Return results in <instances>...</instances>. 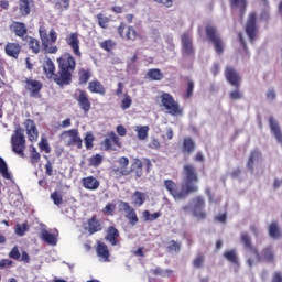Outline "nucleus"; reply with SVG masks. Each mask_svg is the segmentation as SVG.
<instances>
[{
    "mask_svg": "<svg viewBox=\"0 0 282 282\" xmlns=\"http://www.w3.org/2000/svg\"><path fill=\"white\" fill-rule=\"evenodd\" d=\"M58 77L55 78L56 85L63 87L72 84V77L76 72V57L72 53H64L57 58Z\"/></svg>",
    "mask_w": 282,
    "mask_h": 282,
    "instance_id": "f257e3e1",
    "label": "nucleus"
},
{
    "mask_svg": "<svg viewBox=\"0 0 282 282\" xmlns=\"http://www.w3.org/2000/svg\"><path fill=\"white\" fill-rule=\"evenodd\" d=\"M184 180L181 184V188L177 193V199H186L192 193H197L199 186V177L197 176V170L195 166L187 164L183 167Z\"/></svg>",
    "mask_w": 282,
    "mask_h": 282,
    "instance_id": "f03ea898",
    "label": "nucleus"
},
{
    "mask_svg": "<svg viewBox=\"0 0 282 282\" xmlns=\"http://www.w3.org/2000/svg\"><path fill=\"white\" fill-rule=\"evenodd\" d=\"M144 166L145 172L151 173V169H153V163H151V159L140 160L139 158H134L130 167H127L128 177H133V180H140L144 175Z\"/></svg>",
    "mask_w": 282,
    "mask_h": 282,
    "instance_id": "7ed1b4c3",
    "label": "nucleus"
},
{
    "mask_svg": "<svg viewBox=\"0 0 282 282\" xmlns=\"http://www.w3.org/2000/svg\"><path fill=\"white\" fill-rule=\"evenodd\" d=\"M39 35L45 54H56L58 52V46L52 45V43L58 41V34L54 29H51L47 33L45 26H40Z\"/></svg>",
    "mask_w": 282,
    "mask_h": 282,
    "instance_id": "20e7f679",
    "label": "nucleus"
},
{
    "mask_svg": "<svg viewBox=\"0 0 282 282\" xmlns=\"http://www.w3.org/2000/svg\"><path fill=\"white\" fill-rule=\"evenodd\" d=\"M206 199L204 196H195L192 198V204L185 205L182 207V210L184 213H188V210H192V215L196 217V219H199L200 221H204L206 217H208V213H206Z\"/></svg>",
    "mask_w": 282,
    "mask_h": 282,
    "instance_id": "39448f33",
    "label": "nucleus"
},
{
    "mask_svg": "<svg viewBox=\"0 0 282 282\" xmlns=\"http://www.w3.org/2000/svg\"><path fill=\"white\" fill-rule=\"evenodd\" d=\"M205 33L207 36V41L214 45V50L218 56H221L224 54V40L221 39V35L219 34V31H217V28L214 25H207L205 28Z\"/></svg>",
    "mask_w": 282,
    "mask_h": 282,
    "instance_id": "423d86ee",
    "label": "nucleus"
},
{
    "mask_svg": "<svg viewBox=\"0 0 282 282\" xmlns=\"http://www.w3.org/2000/svg\"><path fill=\"white\" fill-rule=\"evenodd\" d=\"M11 147L13 153L20 158H25V134H23V129L20 127L14 130L11 137Z\"/></svg>",
    "mask_w": 282,
    "mask_h": 282,
    "instance_id": "0eeeda50",
    "label": "nucleus"
},
{
    "mask_svg": "<svg viewBox=\"0 0 282 282\" xmlns=\"http://www.w3.org/2000/svg\"><path fill=\"white\" fill-rule=\"evenodd\" d=\"M253 254L258 263H269L271 265L276 263V251L272 245H267L263 247L261 252H259V249H257V253Z\"/></svg>",
    "mask_w": 282,
    "mask_h": 282,
    "instance_id": "6e6552de",
    "label": "nucleus"
},
{
    "mask_svg": "<svg viewBox=\"0 0 282 282\" xmlns=\"http://www.w3.org/2000/svg\"><path fill=\"white\" fill-rule=\"evenodd\" d=\"M22 85L25 91H29L31 98H41L43 82L34 79L32 77H25L22 82Z\"/></svg>",
    "mask_w": 282,
    "mask_h": 282,
    "instance_id": "1a4fd4ad",
    "label": "nucleus"
},
{
    "mask_svg": "<svg viewBox=\"0 0 282 282\" xmlns=\"http://www.w3.org/2000/svg\"><path fill=\"white\" fill-rule=\"evenodd\" d=\"M74 99L76 100L79 109L84 113H89L91 111V100L89 99V94L85 91L84 89H76L74 93Z\"/></svg>",
    "mask_w": 282,
    "mask_h": 282,
    "instance_id": "9d476101",
    "label": "nucleus"
},
{
    "mask_svg": "<svg viewBox=\"0 0 282 282\" xmlns=\"http://www.w3.org/2000/svg\"><path fill=\"white\" fill-rule=\"evenodd\" d=\"M181 54L185 58H195V46H193L191 33H184L181 36Z\"/></svg>",
    "mask_w": 282,
    "mask_h": 282,
    "instance_id": "9b49d317",
    "label": "nucleus"
},
{
    "mask_svg": "<svg viewBox=\"0 0 282 282\" xmlns=\"http://www.w3.org/2000/svg\"><path fill=\"white\" fill-rule=\"evenodd\" d=\"M245 32L250 41V43H254L257 41V34H259V26H257V13L251 12L248 17Z\"/></svg>",
    "mask_w": 282,
    "mask_h": 282,
    "instance_id": "f8f14e48",
    "label": "nucleus"
},
{
    "mask_svg": "<svg viewBox=\"0 0 282 282\" xmlns=\"http://www.w3.org/2000/svg\"><path fill=\"white\" fill-rule=\"evenodd\" d=\"M118 34L121 39H126V41H138L141 39L140 33L133 26H127L124 22H121L118 26Z\"/></svg>",
    "mask_w": 282,
    "mask_h": 282,
    "instance_id": "ddd939ff",
    "label": "nucleus"
},
{
    "mask_svg": "<svg viewBox=\"0 0 282 282\" xmlns=\"http://www.w3.org/2000/svg\"><path fill=\"white\" fill-rule=\"evenodd\" d=\"M224 75L226 80L229 83V85L236 88L241 87V75H239V72H237L235 67L226 66L224 70Z\"/></svg>",
    "mask_w": 282,
    "mask_h": 282,
    "instance_id": "4468645a",
    "label": "nucleus"
},
{
    "mask_svg": "<svg viewBox=\"0 0 282 282\" xmlns=\"http://www.w3.org/2000/svg\"><path fill=\"white\" fill-rule=\"evenodd\" d=\"M62 135L68 138L66 147H77V149H83V139L80 138L78 129L64 131Z\"/></svg>",
    "mask_w": 282,
    "mask_h": 282,
    "instance_id": "2eb2a0df",
    "label": "nucleus"
},
{
    "mask_svg": "<svg viewBox=\"0 0 282 282\" xmlns=\"http://www.w3.org/2000/svg\"><path fill=\"white\" fill-rule=\"evenodd\" d=\"M66 43L70 46L73 54L77 58H83V52H80V39L78 37V33L74 32L66 36Z\"/></svg>",
    "mask_w": 282,
    "mask_h": 282,
    "instance_id": "dca6fc26",
    "label": "nucleus"
},
{
    "mask_svg": "<svg viewBox=\"0 0 282 282\" xmlns=\"http://www.w3.org/2000/svg\"><path fill=\"white\" fill-rule=\"evenodd\" d=\"M43 74L48 80H54L56 83V78H58V73L56 74V65L52 61V58L46 57L43 65Z\"/></svg>",
    "mask_w": 282,
    "mask_h": 282,
    "instance_id": "f3484780",
    "label": "nucleus"
},
{
    "mask_svg": "<svg viewBox=\"0 0 282 282\" xmlns=\"http://www.w3.org/2000/svg\"><path fill=\"white\" fill-rule=\"evenodd\" d=\"M119 167L112 169V175L116 180H121V177H129L127 167L129 166V158L121 156L118 160Z\"/></svg>",
    "mask_w": 282,
    "mask_h": 282,
    "instance_id": "a211bd4d",
    "label": "nucleus"
},
{
    "mask_svg": "<svg viewBox=\"0 0 282 282\" xmlns=\"http://www.w3.org/2000/svg\"><path fill=\"white\" fill-rule=\"evenodd\" d=\"M161 104L162 107L171 113V116H177V104H175V99L166 93L161 96Z\"/></svg>",
    "mask_w": 282,
    "mask_h": 282,
    "instance_id": "6ab92c4d",
    "label": "nucleus"
},
{
    "mask_svg": "<svg viewBox=\"0 0 282 282\" xmlns=\"http://www.w3.org/2000/svg\"><path fill=\"white\" fill-rule=\"evenodd\" d=\"M120 207L123 208L126 213V218L128 219L129 224L131 226H135L140 219L138 218V214L135 213V209L129 205L128 202L120 200Z\"/></svg>",
    "mask_w": 282,
    "mask_h": 282,
    "instance_id": "aec40b11",
    "label": "nucleus"
},
{
    "mask_svg": "<svg viewBox=\"0 0 282 282\" xmlns=\"http://www.w3.org/2000/svg\"><path fill=\"white\" fill-rule=\"evenodd\" d=\"M9 30L18 36V39H25L28 36V25L25 22L13 21Z\"/></svg>",
    "mask_w": 282,
    "mask_h": 282,
    "instance_id": "412c9836",
    "label": "nucleus"
},
{
    "mask_svg": "<svg viewBox=\"0 0 282 282\" xmlns=\"http://www.w3.org/2000/svg\"><path fill=\"white\" fill-rule=\"evenodd\" d=\"M24 127L30 142H36V140H39V129L36 128L34 120L26 119L24 121Z\"/></svg>",
    "mask_w": 282,
    "mask_h": 282,
    "instance_id": "4be33fe9",
    "label": "nucleus"
},
{
    "mask_svg": "<svg viewBox=\"0 0 282 282\" xmlns=\"http://www.w3.org/2000/svg\"><path fill=\"white\" fill-rule=\"evenodd\" d=\"M89 235H96L102 230V223L98 219V216L94 215L87 220V226L85 228Z\"/></svg>",
    "mask_w": 282,
    "mask_h": 282,
    "instance_id": "5701e85b",
    "label": "nucleus"
},
{
    "mask_svg": "<svg viewBox=\"0 0 282 282\" xmlns=\"http://www.w3.org/2000/svg\"><path fill=\"white\" fill-rule=\"evenodd\" d=\"M108 135L109 138H106L101 142L104 151H111L113 149V144H116V147H120V138L116 132H110Z\"/></svg>",
    "mask_w": 282,
    "mask_h": 282,
    "instance_id": "b1692460",
    "label": "nucleus"
},
{
    "mask_svg": "<svg viewBox=\"0 0 282 282\" xmlns=\"http://www.w3.org/2000/svg\"><path fill=\"white\" fill-rule=\"evenodd\" d=\"M82 186L86 191H98L100 188V181L95 176H86L82 178Z\"/></svg>",
    "mask_w": 282,
    "mask_h": 282,
    "instance_id": "393cba45",
    "label": "nucleus"
},
{
    "mask_svg": "<svg viewBox=\"0 0 282 282\" xmlns=\"http://www.w3.org/2000/svg\"><path fill=\"white\" fill-rule=\"evenodd\" d=\"M9 258L14 259V261H22V263H30V254L26 251H19V247H13L9 252Z\"/></svg>",
    "mask_w": 282,
    "mask_h": 282,
    "instance_id": "a878e982",
    "label": "nucleus"
},
{
    "mask_svg": "<svg viewBox=\"0 0 282 282\" xmlns=\"http://www.w3.org/2000/svg\"><path fill=\"white\" fill-rule=\"evenodd\" d=\"M21 44L9 42L4 46V52L7 56H10L11 58H19V54H21Z\"/></svg>",
    "mask_w": 282,
    "mask_h": 282,
    "instance_id": "bb28decb",
    "label": "nucleus"
},
{
    "mask_svg": "<svg viewBox=\"0 0 282 282\" xmlns=\"http://www.w3.org/2000/svg\"><path fill=\"white\" fill-rule=\"evenodd\" d=\"M88 91L90 94H98L99 96H105L107 94V88H105V85L98 79H94L88 83Z\"/></svg>",
    "mask_w": 282,
    "mask_h": 282,
    "instance_id": "cd10ccee",
    "label": "nucleus"
},
{
    "mask_svg": "<svg viewBox=\"0 0 282 282\" xmlns=\"http://www.w3.org/2000/svg\"><path fill=\"white\" fill-rule=\"evenodd\" d=\"M32 8H34V0H19L20 17H30Z\"/></svg>",
    "mask_w": 282,
    "mask_h": 282,
    "instance_id": "c85d7f7f",
    "label": "nucleus"
},
{
    "mask_svg": "<svg viewBox=\"0 0 282 282\" xmlns=\"http://www.w3.org/2000/svg\"><path fill=\"white\" fill-rule=\"evenodd\" d=\"M261 160V151L259 149H253L250 152L249 159L247 161V169L250 173H254V163Z\"/></svg>",
    "mask_w": 282,
    "mask_h": 282,
    "instance_id": "c756f323",
    "label": "nucleus"
},
{
    "mask_svg": "<svg viewBox=\"0 0 282 282\" xmlns=\"http://www.w3.org/2000/svg\"><path fill=\"white\" fill-rule=\"evenodd\" d=\"M119 237L120 231L116 227L109 226L107 229L106 241H109L111 246H118Z\"/></svg>",
    "mask_w": 282,
    "mask_h": 282,
    "instance_id": "7c9ffc66",
    "label": "nucleus"
},
{
    "mask_svg": "<svg viewBox=\"0 0 282 282\" xmlns=\"http://www.w3.org/2000/svg\"><path fill=\"white\" fill-rule=\"evenodd\" d=\"M240 241L246 250H249L251 254H257L258 248L256 246H252V238H250V235H248V232H242L240 235Z\"/></svg>",
    "mask_w": 282,
    "mask_h": 282,
    "instance_id": "2f4dec72",
    "label": "nucleus"
},
{
    "mask_svg": "<svg viewBox=\"0 0 282 282\" xmlns=\"http://www.w3.org/2000/svg\"><path fill=\"white\" fill-rule=\"evenodd\" d=\"M269 124H270V129H271L273 135L275 137V139L278 140V142H279L280 144H282L281 127H279V122H276V120L274 119V117H270V118H269Z\"/></svg>",
    "mask_w": 282,
    "mask_h": 282,
    "instance_id": "473e14b6",
    "label": "nucleus"
},
{
    "mask_svg": "<svg viewBox=\"0 0 282 282\" xmlns=\"http://www.w3.org/2000/svg\"><path fill=\"white\" fill-rule=\"evenodd\" d=\"M131 199H132V205L140 208V206H144V203L147 202V193L134 191L132 193Z\"/></svg>",
    "mask_w": 282,
    "mask_h": 282,
    "instance_id": "72a5a7b5",
    "label": "nucleus"
},
{
    "mask_svg": "<svg viewBox=\"0 0 282 282\" xmlns=\"http://www.w3.org/2000/svg\"><path fill=\"white\" fill-rule=\"evenodd\" d=\"M40 239L44 241V243H47L48 246H56L58 243V239L55 235L47 231V229H43L40 234Z\"/></svg>",
    "mask_w": 282,
    "mask_h": 282,
    "instance_id": "f704fd0d",
    "label": "nucleus"
},
{
    "mask_svg": "<svg viewBox=\"0 0 282 282\" xmlns=\"http://www.w3.org/2000/svg\"><path fill=\"white\" fill-rule=\"evenodd\" d=\"M96 252L98 257L104 259V261H109V247H107L105 242H97Z\"/></svg>",
    "mask_w": 282,
    "mask_h": 282,
    "instance_id": "c9c22d12",
    "label": "nucleus"
},
{
    "mask_svg": "<svg viewBox=\"0 0 282 282\" xmlns=\"http://www.w3.org/2000/svg\"><path fill=\"white\" fill-rule=\"evenodd\" d=\"M78 85H87V83H89V79L93 76L91 69L80 68L78 70Z\"/></svg>",
    "mask_w": 282,
    "mask_h": 282,
    "instance_id": "e433bc0d",
    "label": "nucleus"
},
{
    "mask_svg": "<svg viewBox=\"0 0 282 282\" xmlns=\"http://www.w3.org/2000/svg\"><path fill=\"white\" fill-rule=\"evenodd\" d=\"M231 8H238L240 12V18L243 19L246 14V8H248V0H229Z\"/></svg>",
    "mask_w": 282,
    "mask_h": 282,
    "instance_id": "4c0bfd02",
    "label": "nucleus"
},
{
    "mask_svg": "<svg viewBox=\"0 0 282 282\" xmlns=\"http://www.w3.org/2000/svg\"><path fill=\"white\" fill-rule=\"evenodd\" d=\"M182 151L187 155H191L195 151V141L191 137L184 139Z\"/></svg>",
    "mask_w": 282,
    "mask_h": 282,
    "instance_id": "58836bf2",
    "label": "nucleus"
},
{
    "mask_svg": "<svg viewBox=\"0 0 282 282\" xmlns=\"http://www.w3.org/2000/svg\"><path fill=\"white\" fill-rule=\"evenodd\" d=\"M269 236L272 239H281L282 234H281V229L279 228V223L276 221H272L269 226Z\"/></svg>",
    "mask_w": 282,
    "mask_h": 282,
    "instance_id": "ea45409f",
    "label": "nucleus"
},
{
    "mask_svg": "<svg viewBox=\"0 0 282 282\" xmlns=\"http://www.w3.org/2000/svg\"><path fill=\"white\" fill-rule=\"evenodd\" d=\"M72 6V0H55L54 9L58 12H67Z\"/></svg>",
    "mask_w": 282,
    "mask_h": 282,
    "instance_id": "a19ab883",
    "label": "nucleus"
},
{
    "mask_svg": "<svg viewBox=\"0 0 282 282\" xmlns=\"http://www.w3.org/2000/svg\"><path fill=\"white\" fill-rule=\"evenodd\" d=\"M223 257H225V259L228 260L229 263H232L234 265H239V259L237 258V251L235 249L225 251Z\"/></svg>",
    "mask_w": 282,
    "mask_h": 282,
    "instance_id": "79ce46f5",
    "label": "nucleus"
},
{
    "mask_svg": "<svg viewBox=\"0 0 282 282\" xmlns=\"http://www.w3.org/2000/svg\"><path fill=\"white\" fill-rule=\"evenodd\" d=\"M29 50L32 54H41V42L35 37H29Z\"/></svg>",
    "mask_w": 282,
    "mask_h": 282,
    "instance_id": "37998d69",
    "label": "nucleus"
},
{
    "mask_svg": "<svg viewBox=\"0 0 282 282\" xmlns=\"http://www.w3.org/2000/svg\"><path fill=\"white\" fill-rule=\"evenodd\" d=\"M96 19L101 30H107V28H109V22L111 21V19H109V17H107L105 13H98L96 15Z\"/></svg>",
    "mask_w": 282,
    "mask_h": 282,
    "instance_id": "c03bdc74",
    "label": "nucleus"
},
{
    "mask_svg": "<svg viewBox=\"0 0 282 282\" xmlns=\"http://www.w3.org/2000/svg\"><path fill=\"white\" fill-rule=\"evenodd\" d=\"M142 217L144 221H155V219H160V217H162V212H155L151 214L149 210H143Z\"/></svg>",
    "mask_w": 282,
    "mask_h": 282,
    "instance_id": "a18cd8bd",
    "label": "nucleus"
},
{
    "mask_svg": "<svg viewBox=\"0 0 282 282\" xmlns=\"http://www.w3.org/2000/svg\"><path fill=\"white\" fill-rule=\"evenodd\" d=\"M31 150V156H30V163L35 166V164H39L41 162V153L36 150V147L30 145Z\"/></svg>",
    "mask_w": 282,
    "mask_h": 282,
    "instance_id": "49530a36",
    "label": "nucleus"
},
{
    "mask_svg": "<svg viewBox=\"0 0 282 282\" xmlns=\"http://www.w3.org/2000/svg\"><path fill=\"white\" fill-rule=\"evenodd\" d=\"M0 175H2L4 180H10L12 177V175L8 171V163H6V161L1 156H0Z\"/></svg>",
    "mask_w": 282,
    "mask_h": 282,
    "instance_id": "de8ad7c7",
    "label": "nucleus"
},
{
    "mask_svg": "<svg viewBox=\"0 0 282 282\" xmlns=\"http://www.w3.org/2000/svg\"><path fill=\"white\" fill-rule=\"evenodd\" d=\"M148 76L151 80H162L164 78V74L159 68H152L148 70Z\"/></svg>",
    "mask_w": 282,
    "mask_h": 282,
    "instance_id": "09e8293b",
    "label": "nucleus"
},
{
    "mask_svg": "<svg viewBox=\"0 0 282 282\" xmlns=\"http://www.w3.org/2000/svg\"><path fill=\"white\" fill-rule=\"evenodd\" d=\"M135 131L139 140H147L149 138V126H139Z\"/></svg>",
    "mask_w": 282,
    "mask_h": 282,
    "instance_id": "8fccbe9b",
    "label": "nucleus"
},
{
    "mask_svg": "<svg viewBox=\"0 0 282 282\" xmlns=\"http://www.w3.org/2000/svg\"><path fill=\"white\" fill-rule=\"evenodd\" d=\"M194 89L195 83L193 80L187 82V89L185 93L182 94V98L184 100H188V98H192Z\"/></svg>",
    "mask_w": 282,
    "mask_h": 282,
    "instance_id": "3c124183",
    "label": "nucleus"
},
{
    "mask_svg": "<svg viewBox=\"0 0 282 282\" xmlns=\"http://www.w3.org/2000/svg\"><path fill=\"white\" fill-rule=\"evenodd\" d=\"M37 147L40 151L44 153H52V148L50 147V142L45 138L41 139V141L37 143Z\"/></svg>",
    "mask_w": 282,
    "mask_h": 282,
    "instance_id": "603ef678",
    "label": "nucleus"
},
{
    "mask_svg": "<svg viewBox=\"0 0 282 282\" xmlns=\"http://www.w3.org/2000/svg\"><path fill=\"white\" fill-rule=\"evenodd\" d=\"M131 105H133V99H131V96H129V94H124L120 106L122 111H127V109H129Z\"/></svg>",
    "mask_w": 282,
    "mask_h": 282,
    "instance_id": "864d4df0",
    "label": "nucleus"
},
{
    "mask_svg": "<svg viewBox=\"0 0 282 282\" xmlns=\"http://www.w3.org/2000/svg\"><path fill=\"white\" fill-rule=\"evenodd\" d=\"M164 185L166 191H169V193L173 195L174 199H177V192L175 191V182H173L172 180H166L164 182Z\"/></svg>",
    "mask_w": 282,
    "mask_h": 282,
    "instance_id": "5fc2aeb1",
    "label": "nucleus"
},
{
    "mask_svg": "<svg viewBox=\"0 0 282 282\" xmlns=\"http://www.w3.org/2000/svg\"><path fill=\"white\" fill-rule=\"evenodd\" d=\"M99 47L105 50V52H111L113 47H116V42L112 40H105L104 42L99 43Z\"/></svg>",
    "mask_w": 282,
    "mask_h": 282,
    "instance_id": "6e6d98bb",
    "label": "nucleus"
},
{
    "mask_svg": "<svg viewBox=\"0 0 282 282\" xmlns=\"http://www.w3.org/2000/svg\"><path fill=\"white\" fill-rule=\"evenodd\" d=\"M89 166H94L95 169H98L99 165L102 164V155L95 154L89 160Z\"/></svg>",
    "mask_w": 282,
    "mask_h": 282,
    "instance_id": "4d7b16f0",
    "label": "nucleus"
},
{
    "mask_svg": "<svg viewBox=\"0 0 282 282\" xmlns=\"http://www.w3.org/2000/svg\"><path fill=\"white\" fill-rule=\"evenodd\" d=\"M94 140H95L94 134H91V132H87L84 138V142L87 151H91V149H94Z\"/></svg>",
    "mask_w": 282,
    "mask_h": 282,
    "instance_id": "13d9d810",
    "label": "nucleus"
},
{
    "mask_svg": "<svg viewBox=\"0 0 282 282\" xmlns=\"http://www.w3.org/2000/svg\"><path fill=\"white\" fill-rule=\"evenodd\" d=\"M51 199L55 206H63V195L55 191L51 194Z\"/></svg>",
    "mask_w": 282,
    "mask_h": 282,
    "instance_id": "bf43d9fd",
    "label": "nucleus"
},
{
    "mask_svg": "<svg viewBox=\"0 0 282 282\" xmlns=\"http://www.w3.org/2000/svg\"><path fill=\"white\" fill-rule=\"evenodd\" d=\"M101 213L106 216L113 217V213H116V204L108 203L105 208L101 210Z\"/></svg>",
    "mask_w": 282,
    "mask_h": 282,
    "instance_id": "052dcab7",
    "label": "nucleus"
},
{
    "mask_svg": "<svg viewBox=\"0 0 282 282\" xmlns=\"http://www.w3.org/2000/svg\"><path fill=\"white\" fill-rule=\"evenodd\" d=\"M206 261V258L204 257V254L202 253H198L196 256V258L193 260V265L196 268V269H199V268H204V262Z\"/></svg>",
    "mask_w": 282,
    "mask_h": 282,
    "instance_id": "680f3d73",
    "label": "nucleus"
},
{
    "mask_svg": "<svg viewBox=\"0 0 282 282\" xmlns=\"http://www.w3.org/2000/svg\"><path fill=\"white\" fill-rule=\"evenodd\" d=\"M30 226L28 225V223H24L22 226L18 225L15 228V232L17 235H19V237H23L25 235V232H28Z\"/></svg>",
    "mask_w": 282,
    "mask_h": 282,
    "instance_id": "e2e57ef3",
    "label": "nucleus"
},
{
    "mask_svg": "<svg viewBox=\"0 0 282 282\" xmlns=\"http://www.w3.org/2000/svg\"><path fill=\"white\" fill-rule=\"evenodd\" d=\"M230 100H241L243 98V93L239 90V88H236L235 90L229 93Z\"/></svg>",
    "mask_w": 282,
    "mask_h": 282,
    "instance_id": "0e129e2a",
    "label": "nucleus"
},
{
    "mask_svg": "<svg viewBox=\"0 0 282 282\" xmlns=\"http://www.w3.org/2000/svg\"><path fill=\"white\" fill-rule=\"evenodd\" d=\"M45 174L48 175V177H52L54 175V166L52 165V162L48 160L44 166Z\"/></svg>",
    "mask_w": 282,
    "mask_h": 282,
    "instance_id": "69168bd1",
    "label": "nucleus"
},
{
    "mask_svg": "<svg viewBox=\"0 0 282 282\" xmlns=\"http://www.w3.org/2000/svg\"><path fill=\"white\" fill-rule=\"evenodd\" d=\"M13 263L14 262L12 260L1 259L0 260V270H4V268H12Z\"/></svg>",
    "mask_w": 282,
    "mask_h": 282,
    "instance_id": "338daca9",
    "label": "nucleus"
},
{
    "mask_svg": "<svg viewBox=\"0 0 282 282\" xmlns=\"http://www.w3.org/2000/svg\"><path fill=\"white\" fill-rule=\"evenodd\" d=\"M271 282H282L281 271H276L275 273H273V278H272Z\"/></svg>",
    "mask_w": 282,
    "mask_h": 282,
    "instance_id": "774afa93",
    "label": "nucleus"
}]
</instances>
